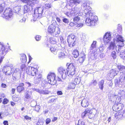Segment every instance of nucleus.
I'll return each mask as SVG.
<instances>
[{
  "label": "nucleus",
  "instance_id": "1",
  "mask_svg": "<svg viewBox=\"0 0 125 125\" xmlns=\"http://www.w3.org/2000/svg\"><path fill=\"white\" fill-rule=\"evenodd\" d=\"M88 1H87L83 2L81 7L84 9V12L79 13V14L75 16L73 18V21L77 23L80 20L82 16L84 18H86L85 23L87 25L94 26L98 20V17L94 15L92 9L88 5Z\"/></svg>",
  "mask_w": 125,
  "mask_h": 125
},
{
  "label": "nucleus",
  "instance_id": "2",
  "mask_svg": "<svg viewBox=\"0 0 125 125\" xmlns=\"http://www.w3.org/2000/svg\"><path fill=\"white\" fill-rule=\"evenodd\" d=\"M124 45V41L123 37L121 35L117 34L116 38L114 39L111 42L109 46L107 48L108 50H113L115 48L118 52L123 53L121 51V47Z\"/></svg>",
  "mask_w": 125,
  "mask_h": 125
},
{
  "label": "nucleus",
  "instance_id": "3",
  "mask_svg": "<svg viewBox=\"0 0 125 125\" xmlns=\"http://www.w3.org/2000/svg\"><path fill=\"white\" fill-rule=\"evenodd\" d=\"M7 6V5L5 3L0 4V16L8 20L11 18L12 14L11 9L8 8L5 9L4 12L3 13L4 9Z\"/></svg>",
  "mask_w": 125,
  "mask_h": 125
},
{
  "label": "nucleus",
  "instance_id": "4",
  "mask_svg": "<svg viewBox=\"0 0 125 125\" xmlns=\"http://www.w3.org/2000/svg\"><path fill=\"white\" fill-rule=\"evenodd\" d=\"M34 11L33 19L31 20L32 21L38 20L42 17L43 12V6L41 5L36 8Z\"/></svg>",
  "mask_w": 125,
  "mask_h": 125
},
{
  "label": "nucleus",
  "instance_id": "5",
  "mask_svg": "<svg viewBox=\"0 0 125 125\" xmlns=\"http://www.w3.org/2000/svg\"><path fill=\"white\" fill-rule=\"evenodd\" d=\"M10 46H5L3 43L0 42V56H4L7 53L8 49H10Z\"/></svg>",
  "mask_w": 125,
  "mask_h": 125
},
{
  "label": "nucleus",
  "instance_id": "6",
  "mask_svg": "<svg viewBox=\"0 0 125 125\" xmlns=\"http://www.w3.org/2000/svg\"><path fill=\"white\" fill-rule=\"evenodd\" d=\"M67 41L69 46L72 47L76 44V38L74 35L71 34L68 35L67 37Z\"/></svg>",
  "mask_w": 125,
  "mask_h": 125
},
{
  "label": "nucleus",
  "instance_id": "7",
  "mask_svg": "<svg viewBox=\"0 0 125 125\" xmlns=\"http://www.w3.org/2000/svg\"><path fill=\"white\" fill-rule=\"evenodd\" d=\"M13 68V65L11 64L8 66V65L4 67L3 71L5 73L6 75H9L13 72L12 69Z\"/></svg>",
  "mask_w": 125,
  "mask_h": 125
},
{
  "label": "nucleus",
  "instance_id": "8",
  "mask_svg": "<svg viewBox=\"0 0 125 125\" xmlns=\"http://www.w3.org/2000/svg\"><path fill=\"white\" fill-rule=\"evenodd\" d=\"M58 78H65L66 74L65 69L62 67H60L58 69Z\"/></svg>",
  "mask_w": 125,
  "mask_h": 125
},
{
  "label": "nucleus",
  "instance_id": "9",
  "mask_svg": "<svg viewBox=\"0 0 125 125\" xmlns=\"http://www.w3.org/2000/svg\"><path fill=\"white\" fill-rule=\"evenodd\" d=\"M66 70L68 74L73 75L74 74L75 71L74 64L72 63L69 64Z\"/></svg>",
  "mask_w": 125,
  "mask_h": 125
},
{
  "label": "nucleus",
  "instance_id": "10",
  "mask_svg": "<svg viewBox=\"0 0 125 125\" xmlns=\"http://www.w3.org/2000/svg\"><path fill=\"white\" fill-rule=\"evenodd\" d=\"M109 99L113 102L115 100V102L117 103H119L121 101L120 98L118 97L117 94L116 93L113 94L110 96Z\"/></svg>",
  "mask_w": 125,
  "mask_h": 125
},
{
  "label": "nucleus",
  "instance_id": "11",
  "mask_svg": "<svg viewBox=\"0 0 125 125\" xmlns=\"http://www.w3.org/2000/svg\"><path fill=\"white\" fill-rule=\"evenodd\" d=\"M111 35L110 32H107L106 33L103 38L104 42L105 44H107L110 42L111 40Z\"/></svg>",
  "mask_w": 125,
  "mask_h": 125
},
{
  "label": "nucleus",
  "instance_id": "12",
  "mask_svg": "<svg viewBox=\"0 0 125 125\" xmlns=\"http://www.w3.org/2000/svg\"><path fill=\"white\" fill-rule=\"evenodd\" d=\"M56 22L55 21L49 26L48 31L51 35L54 31H55V30L56 28Z\"/></svg>",
  "mask_w": 125,
  "mask_h": 125
},
{
  "label": "nucleus",
  "instance_id": "13",
  "mask_svg": "<svg viewBox=\"0 0 125 125\" xmlns=\"http://www.w3.org/2000/svg\"><path fill=\"white\" fill-rule=\"evenodd\" d=\"M96 41H94L93 43L92 44L91 47L90 48V53H93L92 54V56H91V58L92 59H94L95 58V52L94 51H93V49H94L96 47L95 44L96 43Z\"/></svg>",
  "mask_w": 125,
  "mask_h": 125
},
{
  "label": "nucleus",
  "instance_id": "14",
  "mask_svg": "<svg viewBox=\"0 0 125 125\" xmlns=\"http://www.w3.org/2000/svg\"><path fill=\"white\" fill-rule=\"evenodd\" d=\"M123 106L124 105L123 104L118 103L113 105V109L114 111H119L123 109Z\"/></svg>",
  "mask_w": 125,
  "mask_h": 125
},
{
  "label": "nucleus",
  "instance_id": "15",
  "mask_svg": "<svg viewBox=\"0 0 125 125\" xmlns=\"http://www.w3.org/2000/svg\"><path fill=\"white\" fill-rule=\"evenodd\" d=\"M110 72V76L111 78L114 77L116 75L119 71L118 68H115L114 69H112L111 70Z\"/></svg>",
  "mask_w": 125,
  "mask_h": 125
},
{
  "label": "nucleus",
  "instance_id": "16",
  "mask_svg": "<svg viewBox=\"0 0 125 125\" xmlns=\"http://www.w3.org/2000/svg\"><path fill=\"white\" fill-rule=\"evenodd\" d=\"M117 95L118 97L121 98H125V90L122 89L119 90L118 91V94Z\"/></svg>",
  "mask_w": 125,
  "mask_h": 125
},
{
  "label": "nucleus",
  "instance_id": "17",
  "mask_svg": "<svg viewBox=\"0 0 125 125\" xmlns=\"http://www.w3.org/2000/svg\"><path fill=\"white\" fill-rule=\"evenodd\" d=\"M81 105L84 107H87L89 105V103L87 98L83 99L81 102Z\"/></svg>",
  "mask_w": 125,
  "mask_h": 125
},
{
  "label": "nucleus",
  "instance_id": "18",
  "mask_svg": "<svg viewBox=\"0 0 125 125\" xmlns=\"http://www.w3.org/2000/svg\"><path fill=\"white\" fill-rule=\"evenodd\" d=\"M118 70H119L120 73L122 75L125 73V67L123 65H120L118 66Z\"/></svg>",
  "mask_w": 125,
  "mask_h": 125
},
{
  "label": "nucleus",
  "instance_id": "19",
  "mask_svg": "<svg viewBox=\"0 0 125 125\" xmlns=\"http://www.w3.org/2000/svg\"><path fill=\"white\" fill-rule=\"evenodd\" d=\"M72 10L71 12H72V13H77L78 14H79V13H83V10H80L77 7H75L72 9Z\"/></svg>",
  "mask_w": 125,
  "mask_h": 125
},
{
  "label": "nucleus",
  "instance_id": "20",
  "mask_svg": "<svg viewBox=\"0 0 125 125\" xmlns=\"http://www.w3.org/2000/svg\"><path fill=\"white\" fill-rule=\"evenodd\" d=\"M45 80L48 81L47 82L49 83L52 85L55 84L57 82L56 80L55 79H46Z\"/></svg>",
  "mask_w": 125,
  "mask_h": 125
},
{
  "label": "nucleus",
  "instance_id": "21",
  "mask_svg": "<svg viewBox=\"0 0 125 125\" xmlns=\"http://www.w3.org/2000/svg\"><path fill=\"white\" fill-rule=\"evenodd\" d=\"M85 56V55L84 52H82L81 53L79 59V61L80 63L84 61Z\"/></svg>",
  "mask_w": 125,
  "mask_h": 125
},
{
  "label": "nucleus",
  "instance_id": "22",
  "mask_svg": "<svg viewBox=\"0 0 125 125\" xmlns=\"http://www.w3.org/2000/svg\"><path fill=\"white\" fill-rule=\"evenodd\" d=\"M121 111L118 112L116 114L115 117V118L118 119H121L123 118V117L122 115Z\"/></svg>",
  "mask_w": 125,
  "mask_h": 125
},
{
  "label": "nucleus",
  "instance_id": "23",
  "mask_svg": "<svg viewBox=\"0 0 125 125\" xmlns=\"http://www.w3.org/2000/svg\"><path fill=\"white\" fill-rule=\"evenodd\" d=\"M58 78L54 73L50 72L48 74L47 78Z\"/></svg>",
  "mask_w": 125,
  "mask_h": 125
},
{
  "label": "nucleus",
  "instance_id": "24",
  "mask_svg": "<svg viewBox=\"0 0 125 125\" xmlns=\"http://www.w3.org/2000/svg\"><path fill=\"white\" fill-rule=\"evenodd\" d=\"M60 33V29L58 28H57L55 30V31H54L52 33L51 35L57 37L58 36Z\"/></svg>",
  "mask_w": 125,
  "mask_h": 125
},
{
  "label": "nucleus",
  "instance_id": "25",
  "mask_svg": "<svg viewBox=\"0 0 125 125\" xmlns=\"http://www.w3.org/2000/svg\"><path fill=\"white\" fill-rule=\"evenodd\" d=\"M32 1H29L28 2V5L29 6H32V3L33 4L38 3L39 1V0H32Z\"/></svg>",
  "mask_w": 125,
  "mask_h": 125
},
{
  "label": "nucleus",
  "instance_id": "26",
  "mask_svg": "<svg viewBox=\"0 0 125 125\" xmlns=\"http://www.w3.org/2000/svg\"><path fill=\"white\" fill-rule=\"evenodd\" d=\"M34 69V67L31 66H28L26 69V72L28 74L30 75L31 73V71Z\"/></svg>",
  "mask_w": 125,
  "mask_h": 125
},
{
  "label": "nucleus",
  "instance_id": "27",
  "mask_svg": "<svg viewBox=\"0 0 125 125\" xmlns=\"http://www.w3.org/2000/svg\"><path fill=\"white\" fill-rule=\"evenodd\" d=\"M21 59L22 63L26 62L27 61L26 55L24 54H22L21 57Z\"/></svg>",
  "mask_w": 125,
  "mask_h": 125
},
{
  "label": "nucleus",
  "instance_id": "28",
  "mask_svg": "<svg viewBox=\"0 0 125 125\" xmlns=\"http://www.w3.org/2000/svg\"><path fill=\"white\" fill-rule=\"evenodd\" d=\"M81 0H70V3L73 4L77 5L80 4Z\"/></svg>",
  "mask_w": 125,
  "mask_h": 125
},
{
  "label": "nucleus",
  "instance_id": "29",
  "mask_svg": "<svg viewBox=\"0 0 125 125\" xmlns=\"http://www.w3.org/2000/svg\"><path fill=\"white\" fill-rule=\"evenodd\" d=\"M89 111L88 110H86L84 112H83L82 114V117L83 118L85 116L89 115Z\"/></svg>",
  "mask_w": 125,
  "mask_h": 125
},
{
  "label": "nucleus",
  "instance_id": "30",
  "mask_svg": "<svg viewBox=\"0 0 125 125\" xmlns=\"http://www.w3.org/2000/svg\"><path fill=\"white\" fill-rule=\"evenodd\" d=\"M27 5H25L23 7V10L24 13L27 12L29 10V7Z\"/></svg>",
  "mask_w": 125,
  "mask_h": 125
},
{
  "label": "nucleus",
  "instance_id": "31",
  "mask_svg": "<svg viewBox=\"0 0 125 125\" xmlns=\"http://www.w3.org/2000/svg\"><path fill=\"white\" fill-rule=\"evenodd\" d=\"M50 50L52 52L55 54H57V52L58 51L57 49L55 47H51L50 48Z\"/></svg>",
  "mask_w": 125,
  "mask_h": 125
},
{
  "label": "nucleus",
  "instance_id": "32",
  "mask_svg": "<svg viewBox=\"0 0 125 125\" xmlns=\"http://www.w3.org/2000/svg\"><path fill=\"white\" fill-rule=\"evenodd\" d=\"M74 57L75 58H77L79 55L78 51L77 50H74L73 52Z\"/></svg>",
  "mask_w": 125,
  "mask_h": 125
},
{
  "label": "nucleus",
  "instance_id": "33",
  "mask_svg": "<svg viewBox=\"0 0 125 125\" xmlns=\"http://www.w3.org/2000/svg\"><path fill=\"white\" fill-rule=\"evenodd\" d=\"M13 100L15 101H17L20 99V98L17 95H14L12 97Z\"/></svg>",
  "mask_w": 125,
  "mask_h": 125
},
{
  "label": "nucleus",
  "instance_id": "34",
  "mask_svg": "<svg viewBox=\"0 0 125 125\" xmlns=\"http://www.w3.org/2000/svg\"><path fill=\"white\" fill-rule=\"evenodd\" d=\"M115 86L116 87L118 86L119 84H120L122 82L120 81V79H116L115 80Z\"/></svg>",
  "mask_w": 125,
  "mask_h": 125
},
{
  "label": "nucleus",
  "instance_id": "35",
  "mask_svg": "<svg viewBox=\"0 0 125 125\" xmlns=\"http://www.w3.org/2000/svg\"><path fill=\"white\" fill-rule=\"evenodd\" d=\"M24 96L25 98L27 99H30L31 98V95L28 94V91L25 93Z\"/></svg>",
  "mask_w": 125,
  "mask_h": 125
},
{
  "label": "nucleus",
  "instance_id": "36",
  "mask_svg": "<svg viewBox=\"0 0 125 125\" xmlns=\"http://www.w3.org/2000/svg\"><path fill=\"white\" fill-rule=\"evenodd\" d=\"M21 7L17 6L14 8V10L15 13H17L20 10Z\"/></svg>",
  "mask_w": 125,
  "mask_h": 125
},
{
  "label": "nucleus",
  "instance_id": "37",
  "mask_svg": "<svg viewBox=\"0 0 125 125\" xmlns=\"http://www.w3.org/2000/svg\"><path fill=\"white\" fill-rule=\"evenodd\" d=\"M104 81L103 80H102L99 83V87L101 90H102L103 89V85L104 84Z\"/></svg>",
  "mask_w": 125,
  "mask_h": 125
},
{
  "label": "nucleus",
  "instance_id": "38",
  "mask_svg": "<svg viewBox=\"0 0 125 125\" xmlns=\"http://www.w3.org/2000/svg\"><path fill=\"white\" fill-rule=\"evenodd\" d=\"M37 71V69L34 68V69L33 70H32L31 71H32L31 72V73L29 75H31L33 76H34L36 75Z\"/></svg>",
  "mask_w": 125,
  "mask_h": 125
},
{
  "label": "nucleus",
  "instance_id": "39",
  "mask_svg": "<svg viewBox=\"0 0 125 125\" xmlns=\"http://www.w3.org/2000/svg\"><path fill=\"white\" fill-rule=\"evenodd\" d=\"M65 56L64 53L62 52H60L58 55V57L60 59L64 58Z\"/></svg>",
  "mask_w": 125,
  "mask_h": 125
},
{
  "label": "nucleus",
  "instance_id": "40",
  "mask_svg": "<svg viewBox=\"0 0 125 125\" xmlns=\"http://www.w3.org/2000/svg\"><path fill=\"white\" fill-rule=\"evenodd\" d=\"M24 90V88L23 87L18 86L17 87V91L20 93L22 91Z\"/></svg>",
  "mask_w": 125,
  "mask_h": 125
},
{
  "label": "nucleus",
  "instance_id": "41",
  "mask_svg": "<svg viewBox=\"0 0 125 125\" xmlns=\"http://www.w3.org/2000/svg\"><path fill=\"white\" fill-rule=\"evenodd\" d=\"M75 84L73 83H70L69 86L68 87L69 89H73L75 87Z\"/></svg>",
  "mask_w": 125,
  "mask_h": 125
},
{
  "label": "nucleus",
  "instance_id": "42",
  "mask_svg": "<svg viewBox=\"0 0 125 125\" xmlns=\"http://www.w3.org/2000/svg\"><path fill=\"white\" fill-rule=\"evenodd\" d=\"M117 30L119 31V33L122 32V26L120 25H118L117 27Z\"/></svg>",
  "mask_w": 125,
  "mask_h": 125
},
{
  "label": "nucleus",
  "instance_id": "43",
  "mask_svg": "<svg viewBox=\"0 0 125 125\" xmlns=\"http://www.w3.org/2000/svg\"><path fill=\"white\" fill-rule=\"evenodd\" d=\"M44 7L46 9H48L51 7V5L49 3L46 4L45 5Z\"/></svg>",
  "mask_w": 125,
  "mask_h": 125
},
{
  "label": "nucleus",
  "instance_id": "44",
  "mask_svg": "<svg viewBox=\"0 0 125 125\" xmlns=\"http://www.w3.org/2000/svg\"><path fill=\"white\" fill-rule=\"evenodd\" d=\"M6 116L4 113L1 112L0 113V118L2 119L3 117H5Z\"/></svg>",
  "mask_w": 125,
  "mask_h": 125
},
{
  "label": "nucleus",
  "instance_id": "45",
  "mask_svg": "<svg viewBox=\"0 0 125 125\" xmlns=\"http://www.w3.org/2000/svg\"><path fill=\"white\" fill-rule=\"evenodd\" d=\"M77 125H84V122L81 120L78 121Z\"/></svg>",
  "mask_w": 125,
  "mask_h": 125
},
{
  "label": "nucleus",
  "instance_id": "46",
  "mask_svg": "<svg viewBox=\"0 0 125 125\" xmlns=\"http://www.w3.org/2000/svg\"><path fill=\"white\" fill-rule=\"evenodd\" d=\"M112 55L114 59L116 58V55L115 52L114 51H113L112 53Z\"/></svg>",
  "mask_w": 125,
  "mask_h": 125
},
{
  "label": "nucleus",
  "instance_id": "47",
  "mask_svg": "<svg viewBox=\"0 0 125 125\" xmlns=\"http://www.w3.org/2000/svg\"><path fill=\"white\" fill-rule=\"evenodd\" d=\"M74 81L76 84H78L80 82V79H74Z\"/></svg>",
  "mask_w": 125,
  "mask_h": 125
},
{
  "label": "nucleus",
  "instance_id": "48",
  "mask_svg": "<svg viewBox=\"0 0 125 125\" xmlns=\"http://www.w3.org/2000/svg\"><path fill=\"white\" fill-rule=\"evenodd\" d=\"M49 92L48 91H42V90L41 94H49Z\"/></svg>",
  "mask_w": 125,
  "mask_h": 125
},
{
  "label": "nucleus",
  "instance_id": "49",
  "mask_svg": "<svg viewBox=\"0 0 125 125\" xmlns=\"http://www.w3.org/2000/svg\"><path fill=\"white\" fill-rule=\"evenodd\" d=\"M62 21L63 22L66 23H68L69 22L68 19L65 18H63Z\"/></svg>",
  "mask_w": 125,
  "mask_h": 125
},
{
  "label": "nucleus",
  "instance_id": "50",
  "mask_svg": "<svg viewBox=\"0 0 125 125\" xmlns=\"http://www.w3.org/2000/svg\"><path fill=\"white\" fill-rule=\"evenodd\" d=\"M97 82L96 81L94 80L93 82H92L90 84V85H92V86H95L97 84Z\"/></svg>",
  "mask_w": 125,
  "mask_h": 125
},
{
  "label": "nucleus",
  "instance_id": "51",
  "mask_svg": "<svg viewBox=\"0 0 125 125\" xmlns=\"http://www.w3.org/2000/svg\"><path fill=\"white\" fill-rule=\"evenodd\" d=\"M20 67L22 71H24L25 70V64H22Z\"/></svg>",
  "mask_w": 125,
  "mask_h": 125
},
{
  "label": "nucleus",
  "instance_id": "52",
  "mask_svg": "<svg viewBox=\"0 0 125 125\" xmlns=\"http://www.w3.org/2000/svg\"><path fill=\"white\" fill-rule=\"evenodd\" d=\"M41 36L39 35L36 36L35 37V39L37 41H39L41 39Z\"/></svg>",
  "mask_w": 125,
  "mask_h": 125
},
{
  "label": "nucleus",
  "instance_id": "53",
  "mask_svg": "<svg viewBox=\"0 0 125 125\" xmlns=\"http://www.w3.org/2000/svg\"><path fill=\"white\" fill-rule=\"evenodd\" d=\"M51 120L49 118H47L46 120V125L49 123L51 122Z\"/></svg>",
  "mask_w": 125,
  "mask_h": 125
},
{
  "label": "nucleus",
  "instance_id": "54",
  "mask_svg": "<svg viewBox=\"0 0 125 125\" xmlns=\"http://www.w3.org/2000/svg\"><path fill=\"white\" fill-rule=\"evenodd\" d=\"M90 119H91L92 118L94 117V114H92L91 113H89V115H88Z\"/></svg>",
  "mask_w": 125,
  "mask_h": 125
},
{
  "label": "nucleus",
  "instance_id": "55",
  "mask_svg": "<svg viewBox=\"0 0 125 125\" xmlns=\"http://www.w3.org/2000/svg\"><path fill=\"white\" fill-rule=\"evenodd\" d=\"M60 41L62 43L61 45H62L63 44V43L64 44L65 42H63V39L62 37H60Z\"/></svg>",
  "mask_w": 125,
  "mask_h": 125
},
{
  "label": "nucleus",
  "instance_id": "56",
  "mask_svg": "<svg viewBox=\"0 0 125 125\" xmlns=\"http://www.w3.org/2000/svg\"><path fill=\"white\" fill-rule=\"evenodd\" d=\"M8 102V100L6 98L4 99L3 101V104H7Z\"/></svg>",
  "mask_w": 125,
  "mask_h": 125
},
{
  "label": "nucleus",
  "instance_id": "57",
  "mask_svg": "<svg viewBox=\"0 0 125 125\" xmlns=\"http://www.w3.org/2000/svg\"><path fill=\"white\" fill-rule=\"evenodd\" d=\"M33 90H34L36 92L39 93L40 94H41V92L42 90H39L38 89H35V88H33Z\"/></svg>",
  "mask_w": 125,
  "mask_h": 125
},
{
  "label": "nucleus",
  "instance_id": "58",
  "mask_svg": "<svg viewBox=\"0 0 125 125\" xmlns=\"http://www.w3.org/2000/svg\"><path fill=\"white\" fill-rule=\"evenodd\" d=\"M40 80L39 79H35L34 80V83H39Z\"/></svg>",
  "mask_w": 125,
  "mask_h": 125
},
{
  "label": "nucleus",
  "instance_id": "59",
  "mask_svg": "<svg viewBox=\"0 0 125 125\" xmlns=\"http://www.w3.org/2000/svg\"><path fill=\"white\" fill-rule=\"evenodd\" d=\"M24 118L27 120H30L31 119V118L27 115L25 116H24Z\"/></svg>",
  "mask_w": 125,
  "mask_h": 125
},
{
  "label": "nucleus",
  "instance_id": "60",
  "mask_svg": "<svg viewBox=\"0 0 125 125\" xmlns=\"http://www.w3.org/2000/svg\"><path fill=\"white\" fill-rule=\"evenodd\" d=\"M40 106L37 105L35 107V110L37 112H38L40 109Z\"/></svg>",
  "mask_w": 125,
  "mask_h": 125
},
{
  "label": "nucleus",
  "instance_id": "61",
  "mask_svg": "<svg viewBox=\"0 0 125 125\" xmlns=\"http://www.w3.org/2000/svg\"><path fill=\"white\" fill-rule=\"evenodd\" d=\"M4 58L3 56H0V64L2 63Z\"/></svg>",
  "mask_w": 125,
  "mask_h": 125
},
{
  "label": "nucleus",
  "instance_id": "62",
  "mask_svg": "<svg viewBox=\"0 0 125 125\" xmlns=\"http://www.w3.org/2000/svg\"><path fill=\"white\" fill-rule=\"evenodd\" d=\"M26 19L25 18L23 17L22 19L19 21V22H25Z\"/></svg>",
  "mask_w": 125,
  "mask_h": 125
},
{
  "label": "nucleus",
  "instance_id": "63",
  "mask_svg": "<svg viewBox=\"0 0 125 125\" xmlns=\"http://www.w3.org/2000/svg\"><path fill=\"white\" fill-rule=\"evenodd\" d=\"M99 49L100 52H103L104 50V47L103 46H100L99 47Z\"/></svg>",
  "mask_w": 125,
  "mask_h": 125
},
{
  "label": "nucleus",
  "instance_id": "64",
  "mask_svg": "<svg viewBox=\"0 0 125 125\" xmlns=\"http://www.w3.org/2000/svg\"><path fill=\"white\" fill-rule=\"evenodd\" d=\"M122 115L123 117H125V110H123V111H121Z\"/></svg>",
  "mask_w": 125,
  "mask_h": 125
}]
</instances>
